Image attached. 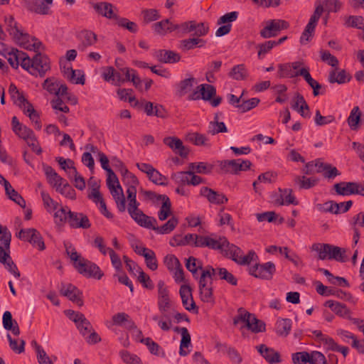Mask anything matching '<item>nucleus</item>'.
<instances>
[{"label": "nucleus", "mask_w": 364, "mask_h": 364, "mask_svg": "<svg viewBox=\"0 0 364 364\" xmlns=\"http://www.w3.org/2000/svg\"><path fill=\"white\" fill-rule=\"evenodd\" d=\"M353 186V182L342 181L335 183L333 188L339 196H350L352 195Z\"/></svg>", "instance_id": "nucleus-46"}, {"label": "nucleus", "mask_w": 364, "mask_h": 364, "mask_svg": "<svg viewBox=\"0 0 364 364\" xmlns=\"http://www.w3.org/2000/svg\"><path fill=\"white\" fill-rule=\"evenodd\" d=\"M179 294L184 308L187 311L198 314V307L196 306L193 300L191 287L188 284L181 285L179 290Z\"/></svg>", "instance_id": "nucleus-10"}, {"label": "nucleus", "mask_w": 364, "mask_h": 364, "mask_svg": "<svg viewBox=\"0 0 364 364\" xmlns=\"http://www.w3.org/2000/svg\"><path fill=\"white\" fill-rule=\"evenodd\" d=\"M191 174H193L192 171H178L176 173H173L171 174V178L178 185H181V186H184L186 184L189 185L190 179L188 178V175L190 176Z\"/></svg>", "instance_id": "nucleus-51"}, {"label": "nucleus", "mask_w": 364, "mask_h": 364, "mask_svg": "<svg viewBox=\"0 0 364 364\" xmlns=\"http://www.w3.org/2000/svg\"><path fill=\"white\" fill-rule=\"evenodd\" d=\"M5 191L6 194L8 196L10 200H13L23 208H26V200L16 191L12 188L10 183L8 186V188H5Z\"/></svg>", "instance_id": "nucleus-47"}, {"label": "nucleus", "mask_w": 364, "mask_h": 364, "mask_svg": "<svg viewBox=\"0 0 364 364\" xmlns=\"http://www.w3.org/2000/svg\"><path fill=\"white\" fill-rule=\"evenodd\" d=\"M361 112L358 106L354 107L347 119L348 124L352 130H357L361 117Z\"/></svg>", "instance_id": "nucleus-38"}, {"label": "nucleus", "mask_w": 364, "mask_h": 364, "mask_svg": "<svg viewBox=\"0 0 364 364\" xmlns=\"http://www.w3.org/2000/svg\"><path fill=\"white\" fill-rule=\"evenodd\" d=\"M207 247L212 250H220L223 253L225 245H229V241L225 237H220L219 240H215L208 236Z\"/></svg>", "instance_id": "nucleus-39"}, {"label": "nucleus", "mask_w": 364, "mask_h": 364, "mask_svg": "<svg viewBox=\"0 0 364 364\" xmlns=\"http://www.w3.org/2000/svg\"><path fill=\"white\" fill-rule=\"evenodd\" d=\"M117 23L119 26L127 29L131 33H135L138 31L137 24L133 21H129L126 18H121L118 16L117 18H115Z\"/></svg>", "instance_id": "nucleus-59"}, {"label": "nucleus", "mask_w": 364, "mask_h": 364, "mask_svg": "<svg viewBox=\"0 0 364 364\" xmlns=\"http://www.w3.org/2000/svg\"><path fill=\"white\" fill-rule=\"evenodd\" d=\"M316 208L322 213H330L336 215L341 213L338 203L333 200H328L323 204L318 203L316 205Z\"/></svg>", "instance_id": "nucleus-40"}, {"label": "nucleus", "mask_w": 364, "mask_h": 364, "mask_svg": "<svg viewBox=\"0 0 364 364\" xmlns=\"http://www.w3.org/2000/svg\"><path fill=\"white\" fill-rule=\"evenodd\" d=\"M129 201L127 210L131 218L141 227H142L150 216L146 215L144 212L139 209V203L136 198H132Z\"/></svg>", "instance_id": "nucleus-13"}, {"label": "nucleus", "mask_w": 364, "mask_h": 364, "mask_svg": "<svg viewBox=\"0 0 364 364\" xmlns=\"http://www.w3.org/2000/svg\"><path fill=\"white\" fill-rule=\"evenodd\" d=\"M43 168L48 180V182L55 189L57 187L62 186L64 178L60 176L57 172L50 166L46 164H43Z\"/></svg>", "instance_id": "nucleus-24"}, {"label": "nucleus", "mask_w": 364, "mask_h": 364, "mask_svg": "<svg viewBox=\"0 0 364 364\" xmlns=\"http://www.w3.org/2000/svg\"><path fill=\"white\" fill-rule=\"evenodd\" d=\"M14 28H15V31H12V29H7V31L11 36H13L14 41L19 46L26 50H32V48H30V35L27 33H23V31H20L17 26V23H14Z\"/></svg>", "instance_id": "nucleus-18"}, {"label": "nucleus", "mask_w": 364, "mask_h": 364, "mask_svg": "<svg viewBox=\"0 0 364 364\" xmlns=\"http://www.w3.org/2000/svg\"><path fill=\"white\" fill-rule=\"evenodd\" d=\"M143 15V21L144 23H149L151 21H156L160 18L158 11L155 9H146L141 11Z\"/></svg>", "instance_id": "nucleus-61"}, {"label": "nucleus", "mask_w": 364, "mask_h": 364, "mask_svg": "<svg viewBox=\"0 0 364 364\" xmlns=\"http://www.w3.org/2000/svg\"><path fill=\"white\" fill-rule=\"evenodd\" d=\"M178 224V219L176 216H172L165 224L159 227L157 220L154 217H149L142 226L143 228L151 229L161 235H166L171 232Z\"/></svg>", "instance_id": "nucleus-4"}, {"label": "nucleus", "mask_w": 364, "mask_h": 364, "mask_svg": "<svg viewBox=\"0 0 364 364\" xmlns=\"http://www.w3.org/2000/svg\"><path fill=\"white\" fill-rule=\"evenodd\" d=\"M292 362L294 364L313 363L310 354L306 351L294 353L291 355Z\"/></svg>", "instance_id": "nucleus-55"}, {"label": "nucleus", "mask_w": 364, "mask_h": 364, "mask_svg": "<svg viewBox=\"0 0 364 364\" xmlns=\"http://www.w3.org/2000/svg\"><path fill=\"white\" fill-rule=\"evenodd\" d=\"M3 326L7 330L11 331L14 336L20 334V329L18 323L15 319H13L12 314L10 311H6L3 314Z\"/></svg>", "instance_id": "nucleus-28"}, {"label": "nucleus", "mask_w": 364, "mask_h": 364, "mask_svg": "<svg viewBox=\"0 0 364 364\" xmlns=\"http://www.w3.org/2000/svg\"><path fill=\"white\" fill-rule=\"evenodd\" d=\"M210 271L208 266L202 271L198 280V289L200 299L203 302L214 303L213 288L208 284L207 280L210 277Z\"/></svg>", "instance_id": "nucleus-2"}, {"label": "nucleus", "mask_w": 364, "mask_h": 364, "mask_svg": "<svg viewBox=\"0 0 364 364\" xmlns=\"http://www.w3.org/2000/svg\"><path fill=\"white\" fill-rule=\"evenodd\" d=\"M154 55L161 63H175L181 60V55L171 50H158L155 51Z\"/></svg>", "instance_id": "nucleus-20"}, {"label": "nucleus", "mask_w": 364, "mask_h": 364, "mask_svg": "<svg viewBox=\"0 0 364 364\" xmlns=\"http://www.w3.org/2000/svg\"><path fill=\"white\" fill-rule=\"evenodd\" d=\"M318 4L323 5V11H326L328 14L331 12L336 13L339 11L342 7V3L339 0H324L323 4H318L316 2V6Z\"/></svg>", "instance_id": "nucleus-48"}, {"label": "nucleus", "mask_w": 364, "mask_h": 364, "mask_svg": "<svg viewBox=\"0 0 364 364\" xmlns=\"http://www.w3.org/2000/svg\"><path fill=\"white\" fill-rule=\"evenodd\" d=\"M95 11L102 16L109 19H115L118 18L117 9L111 3L102 1L99 3L90 2Z\"/></svg>", "instance_id": "nucleus-14"}, {"label": "nucleus", "mask_w": 364, "mask_h": 364, "mask_svg": "<svg viewBox=\"0 0 364 364\" xmlns=\"http://www.w3.org/2000/svg\"><path fill=\"white\" fill-rule=\"evenodd\" d=\"M173 331L176 333H181V340L180 343V350L179 354L181 356H186L188 353V350H185L184 348H188L191 344V335L186 327H178L176 326L173 328Z\"/></svg>", "instance_id": "nucleus-25"}, {"label": "nucleus", "mask_w": 364, "mask_h": 364, "mask_svg": "<svg viewBox=\"0 0 364 364\" xmlns=\"http://www.w3.org/2000/svg\"><path fill=\"white\" fill-rule=\"evenodd\" d=\"M82 263H77L76 266V270L80 274L96 279H100L104 276V273L97 264L85 258H82Z\"/></svg>", "instance_id": "nucleus-5"}, {"label": "nucleus", "mask_w": 364, "mask_h": 364, "mask_svg": "<svg viewBox=\"0 0 364 364\" xmlns=\"http://www.w3.org/2000/svg\"><path fill=\"white\" fill-rule=\"evenodd\" d=\"M67 70L70 73V76L69 77L70 81L74 82L75 84L84 85L85 83V75L82 70H73L72 67H68Z\"/></svg>", "instance_id": "nucleus-60"}, {"label": "nucleus", "mask_w": 364, "mask_h": 364, "mask_svg": "<svg viewBox=\"0 0 364 364\" xmlns=\"http://www.w3.org/2000/svg\"><path fill=\"white\" fill-rule=\"evenodd\" d=\"M122 176V181L127 188H136L139 182L136 176L131 173L129 170H124V173L121 174Z\"/></svg>", "instance_id": "nucleus-53"}, {"label": "nucleus", "mask_w": 364, "mask_h": 364, "mask_svg": "<svg viewBox=\"0 0 364 364\" xmlns=\"http://www.w3.org/2000/svg\"><path fill=\"white\" fill-rule=\"evenodd\" d=\"M67 214H68V223L72 228L88 229L90 228V220L84 213L73 212L68 209Z\"/></svg>", "instance_id": "nucleus-11"}, {"label": "nucleus", "mask_w": 364, "mask_h": 364, "mask_svg": "<svg viewBox=\"0 0 364 364\" xmlns=\"http://www.w3.org/2000/svg\"><path fill=\"white\" fill-rule=\"evenodd\" d=\"M201 95V100L210 101L216 95V88L210 84H201L197 87Z\"/></svg>", "instance_id": "nucleus-37"}, {"label": "nucleus", "mask_w": 364, "mask_h": 364, "mask_svg": "<svg viewBox=\"0 0 364 364\" xmlns=\"http://www.w3.org/2000/svg\"><path fill=\"white\" fill-rule=\"evenodd\" d=\"M299 74H301V76L304 77L308 85L313 89V95L314 97L319 95H323L325 93L324 90L321 92L319 91L322 88V85L316 80L312 78L308 67L300 68Z\"/></svg>", "instance_id": "nucleus-22"}, {"label": "nucleus", "mask_w": 364, "mask_h": 364, "mask_svg": "<svg viewBox=\"0 0 364 364\" xmlns=\"http://www.w3.org/2000/svg\"><path fill=\"white\" fill-rule=\"evenodd\" d=\"M60 85V82L58 81L55 77H48L45 80L43 83V89L46 90L50 94H54L56 95L57 89Z\"/></svg>", "instance_id": "nucleus-63"}, {"label": "nucleus", "mask_w": 364, "mask_h": 364, "mask_svg": "<svg viewBox=\"0 0 364 364\" xmlns=\"http://www.w3.org/2000/svg\"><path fill=\"white\" fill-rule=\"evenodd\" d=\"M64 246L65 248V252L68 256L70 258V259L73 262V266L76 269V266L77 263H82V257L76 251L75 248L72 245L70 242H64Z\"/></svg>", "instance_id": "nucleus-41"}, {"label": "nucleus", "mask_w": 364, "mask_h": 364, "mask_svg": "<svg viewBox=\"0 0 364 364\" xmlns=\"http://www.w3.org/2000/svg\"><path fill=\"white\" fill-rule=\"evenodd\" d=\"M187 140L196 146H210L208 143V138L204 134H199L198 132L189 134L187 136Z\"/></svg>", "instance_id": "nucleus-52"}, {"label": "nucleus", "mask_w": 364, "mask_h": 364, "mask_svg": "<svg viewBox=\"0 0 364 364\" xmlns=\"http://www.w3.org/2000/svg\"><path fill=\"white\" fill-rule=\"evenodd\" d=\"M223 254L238 264L242 255V250L239 247L229 242V245H225Z\"/></svg>", "instance_id": "nucleus-36"}, {"label": "nucleus", "mask_w": 364, "mask_h": 364, "mask_svg": "<svg viewBox=\"0 0 364 364\" xmlns=\"http://www.w3.org/2000/svg\"><path fill=\"white\" fill-rule=\"evenodd\" d=\"M61 295L66 296L70 301L75 303L77 306H83L82 291L72 284H61L60 289Z\"/></svg>", "instance_id": "nucleus-8"}, {"label": "nucleus", "mask_w": 364, "mask_h": 364, "mask_svg": "<svg viewBox=\"0 0 364 364\" xmlns=\"http://www.w3.org/2000/svg\"><path fill=\"white\" fill-rule=\"evenodd\" d=\"M247 329L255 333L264 332L266 331V324L263 321L258 319L254 315L250 323L247 324Z\"/></svg>", "instance_id": "nucleus-54"}, {"label": "nucleus", "mask_w": 364, "mask_h": 364, "mask_svg": "<svg viewBox=\"0 0 364 364\" xmlns=\"http://www.w3.org/2000/svg\"><path fill=\"white\" fill-rule=\"evenodd\" d=\"M77 38L80 41L78 48L80 50H85L87 47L94 46L97 41V36L90 30H82L78 35Z\"/></svg>", "instance_id": "nucleus-19"}, {"label": "nucleus", "mask_w": 364, "mask_h": 364, "mask_svg": "<svg viewBox=\"0 0 364 364\" xmlns=\"http://www.w3.org/2000/svg\"><path fill=\"white\" fill-rule=\"evenodd\" d=\"M141 193L145 196V198L150 200L154 205H158L160 202L164 204L171 202L169 198L165 194H159L152 191L141 190Z\"/></svg>", "instance_id": "nucleus-31"}, {"label": "nucleus", "mask_w": 364, "mask_h": 364, "mask_svg": "<svg viewBox=\"0 0 364 364\" xmlns=\"http://www.w3.org/2000/svg\"><path fill=\"white\" fill-rule=\"evenodd\" d=\"M200 193L202 196L205 197L210 203L213 204L222 205L228 201L225 195L206 186L200 188Z\"/></svg>", "instance_id": "nucleus-16"}, {"label": "nucleus", "mask_w": 364, "mask_h": 364, "mask_svg": "<svg viewBox=\"0 0 364 364\" xmlns=\"http://www.w3.org/2000/svg\"><path fill=\"white\" fill-rule=\"evenodd\" d=\"M149 179L156 185L166 186H168V178L162 175L157 169L154 168L153 171L149 174Z\"/></svg>", "instance_id": "nucleus-50"}, {"label": "nucleus", "mask_w": 364, "mask_h": 364, "mask_svg": "<svg viewBox=\"0 0 364 364\" xmlns=\"http://www.w3.org/2000/svg\"><path fill=\"white\" fill-rule=\"evenodd\" d=\"M330 244L314 243L311 246V250L318 253V259L324 260L328 259Z\"/></svg>", "instance_id": "nucleus-44"}, {"label": "nucleus", "mask_w": 364, "mask_h": 364, "mask_svg": "<svg viewBox=\"0 0 364 364\" xmlns=\"http://www.w3.org/2000/svg\"><path fill=\"white\" fill-rule=\"evenodd\" d=\"M33 232V233L31 235V240L29 243L33 247H37L40 251L44 250L46 245L41 234L37 230Z\"/></svg>", "instance_id": "nucleus-62"}, {"label": "nucleus", "mask_w": 364, "mask_h": 364, "mask_svg": "<svg viewBox=\"0 0 364 364\" xmlns=\"http://www.w3.org/2000/svg\"><path fill=\"white\" fill-rule=\"evenodd\" d=\"M265 26L259 31V35L263 38L275 37L282 30L289 27V22L282 19H271L265 22Z\"/></svg>", "instance_id": "nucleus-1"}, {"label": "nucleus", "mask_w": 364, "mask_h": 364, "mask_svg": "<svg viewBox=\"0 0 364 364\" xmlns=\"http://www.w3.org/2000/svg\"><path fill=\"white\" fill-rule=\"evenodd\" d=\"M133 106L139 109H143L147 116H156L163 119L167 117V111L160 104L154 105L151 102L143 100L141 102L136 101Z\"/></svg>", "instance_id": "nucleus-6"}, {"label": "nucleus", "mask_w": 364, "mask_h": 364, "mask_svg": "<svg viewBox=\"0 0 364 364\" xmlns=\"http://www.w3.org/2000/svg\"><path fill=\"white\" fill-rule=\"evenodd\" d=\"M249 274L255 278L271 280L276 272V266L272 262L257 263L249 268Z\"/></svg>", "instance_id": "nucleus-3"}, {"label": "nucleus", "mask_w": 364, "mask_h": 364, "mask_svg": "<svg viewBox=\"0 0 364 364\" xmlns=\"http://www.w3.org/2000/svg\"><path fill=\"white\" fill-rule=\"evenodd\" d=\"M194 82L195 78L193 77H191L181 80L178 83L176 84V95L178 97H183L191 90Z\"/></svg>", "instance_id": "nucleus-29"}, {"label": "nucleus", "mask_w": 364, "mask_h": 364, "mask_svg": "<svg viewBox=\"0 0 364 364\" xmlns=\"http://www.w3.org/2000/svg\"><path fill=\"white\" fill-rule=\"evenodd\" d=\"M78 316L80 317V321L79 322L75 323V324L80 333L85 336L87 333L91 332L92 327L90 322L85 318V315H79Z\"/></svg>", "instance_id": "nucleus-58"}, {"label": "nucleus", "mask_w": 364, "mask_h": 364, "mask_svg": "<svg viewBox=\"0 0 364 364\" xmlns=\"http://www.w3.org/2000/svg\"><path fill=\"white\" fill-rule=\"evenodd\" d=\"M345 26L361 30L364 28V18L361 16H349L346 18Z\"/></svg>", "instance_id": "nucleus-49"}, {"label": "nucleus", "mask_w": 364, "mask_h": 364, "mask_svg": "<svg viewBox=\"0 0 364 364\" xmlns=\"http://www.w3.org/2000/svg\"><path fill=\"white\" fill-rule=\"evenodd\" d=\"M53 4V0H26L25 6L26 9L41 15H48L50 14L49 5Z\"/></svg>", "instance_id": "nucleus-12"}, {"label": "nucleus", "mask_w": 364, "mask_h": 364, "mask_svg": "<svg viewBox=\"0 0 364 364\" xmlns=\"http://www.w3.org/2000/svg\"><path fill=\"white\" fill-rule=\"evenodd\" d=\"M296 102H298L299 105H301L299 109H298V112L300 115L304 118H310L311 112L309 106L306 103L304 97L299 92H296L295 95Z\"/></svg>", "instance_id": "nucleus-45"}, {"label": "nucleus", "mask_w": 364, "mask_h": 364, "mask_svg": "<svg viewBox=\"0 0 364 364\" xmlns=\"http://www.w3.org/2000/svg\"><path fill=\"white\" fill-rule=\"evenodd\" d=\"M163 142L181 157L187 158L189 149L183 144L182 141L178 137L166 136L164 138Z\"/></svg>", "instance_id": "nucleus-15"}, {"label": "nucleus", "mask_w": 364, "mask_h": 364, "mask_svg": "<svg viewBox=\"0 0 364 364\" xmlns=\"http://www.w3.org/2000/svg\"><path fill=\"white\" fill-rule=\"evenodd\" d=\"M228 75L235 80H244L248 77V71L244 64H239L232 67Z\"/></svg>", "instance_id": "nucleus-34"}, {"label": "nucleus", "mask_w": 364, "mask_h": 364, "mask_svg": "<svg viewBox=\"0 0 364 364\" xmlns=\"http://www.w3.org/2000/svg\"><path fill=\"white\" fill-rule=\"evenodd\" d=\"M0 263L4 264V267L15 277H20L21 273L10 255V245L8 247L6 245H0Z\"/></svg>", "instance_id": "nucleus-9"}, {"label": "nucleus", "mask_w": 364, "mask_h": 364, "mask_svg": "<svg viewBox=\"0 0 364 364\" xmlns=\"http://www.w3.org/2000/svg\"><path fill=\"white\" fill-rule=\"evenodd\" d=\"M258 352L270 364L279 363L282 362L280 354L272 348H268L264 344L257 346Z\"/></svg>", "instance_id": "nucleus-21"}, {"label": "nucleus", "mask_w": 364, "mask_h": 364, "mask_svg": "<svg viewBox=\"0 0 364 364\" xmlns=\"http://www.w3.org/2000/svg\"><path fill=\"white\" fill-rule=\"evenodd\" d=\"M299 72L300 69L297 71H294L291 67L290 63H281L278 65L277 76L279 78H293L297 76H301Z\"/></svg>", "instance_id": "nucleus-32"}, {"label": "nucleus", "mask_w": 364, "mask_h": 364, "mask_svg": "<svg viewBox=\"0 0 364 364\" xmlns=\"http://www.w3.org/2000/svg\"><path fill=\"white\" fill-rule=\"evenodd\" d=\"M323 12V5H316L314 14L311 16L309 23L306 26L304 31L308 34L314 35L315 28L317 26L318 21Z\"/></svg>", "instance_id": "nucleus-26"}, {"label": "nucleus", "mask_w": 364, "mask_h": 364, "mask_svg": "<svg viewBox=\"0 0 364 364\" xmlns=\"http://www.w3.org/2000/svg\"><path fill=\"white\" fill-rule=\"evenodd\" d=\"M294 182L299 184L300 189H310L318 183V179L316 178H307L304 176H296Z\"/></svg>", "instance_id": "nucleus-43"}, {"label": "nucleus", "mask_w": 364, "mask_h": 364, "mask_svg": "<svg viewBox=\"0 0 364 364\" xmlns=\"http://www.w3.org/2000/svg\"><path fill=\"white\" fill-rule=\"evenodd\" d=\"M16 132H14L19 138L28 141H36V137L35 136V134L33 131L27 127L26 126L23 125V124L17 127V129H15Z\"/></svg>", "instance_id": "nucleus-42"}, {"label": "nucleus", "mask_w": 364, "mask_h": 364, "mask_svg": "<svg viewBox=\"0 0 364 364\" xmlns=\"http://www.w3.org/2000/svg\"><path fill=\"white\" fill-rule=\"evenodd\" d=\"M291 320L289 318H279L276 323V333L280 336H287L291 328Z\"/></svg>", "instance_id": "nucleus-35"}, {"label": "nucleus", "mask_w": 364, "mask_h": 364, "mask_svg": "<svg viewBox=\"0 0 364 364\" xmlns=\"http://www.w3.org/2000/svg\"><path fill=\"white\" fill-rule=\"evenodd\" d=\"M328 259H335L337 262H345L348 260L346 255V249L330 245Z\"/></svg>", "instance_id": "nucleus-33"}, {"label": "nucleus", "mask_w": 364, "mask_h": 364, "mask_svg": "<svg viewBox=\"0 0 364 364\" xmlns=\"http://www.w3.org/2000/svg\"><path fill=\"white\" fill-rule=\"evenodd\" d=\"M218 164L223 173L236 174L237 159L219 161Z\"/></svg>", "instance_id": "nucleus-57"}, {"label": "nucleus", "mask_w": 364, "mask_h": 364, "mask_svg": "<svg viewBox=\"0 0 364 364\" xmlns=\"http://www.w3.org/2000/svg\"><path fill=\"white\" fill-rule=\"evenodd\" d=\"M338 70V68L336 67L330 71L328 77V80L330 83L344 84L350 81L352 77L346 70Z\"/></svg>", "instance_id": "nucleus-23"}, {"label": "nucleus", "mask_w": 364, "mask_h": 364, "mask_svg": "<svg viewBox=\"0 0 364 364\" xmlns=\"http://www.w3.org/2000/svg\"><path fill=\"white\" fill-rule=\"evenodd\" d=\"M205 43L206 41L205 40L193 36V38L181 40L180 41L179 48L183 51H188L195 48H202Z\"/></svg>", "instance_id": "nucleus-27"}, {"label": "nucleus", "mask_w": 364, "mask_h": 364, "mask_svg": "<svg viewBox=\"0 0 364 364\" xmlns=\"http://www.w3.org/2000/svg\"><path fill=\"white\" fill-rule=\"evenodd\" d=\"M134 249V252L139 255H142L145 259V262L146 267L152 271L157 269L158 268V262L156 259L155 252L150 249L146 247H141V250H139V247L136 245L135 247L132 246Z\"/></svg>", "instance_id": "nucleus-17"}, {"label": "nucleus", "mask_w": 364, "mask_h": 364, "mask_svg": "<svg viewBox=\"0 0 364 364\" xmlns=\"http://www.w3.org/2000/svg\"><path fill=\"white\" fill-rule=\"evenodd\" d=\"M32 64H33V66L29 73L36 76L38 73L41 77H43L50 68L49 58L39 52L32 58Z\"/></svg>", "instance_id": "nucleus-7"}, {"label": "nucleus", "mask_w": 364, "mask_h": 364, "mask_svg": "<svg viewBox=\"0 0 364 364\" xmlns=\"http://www.w3.org/2000/svg\"><path fill=\"white\" fill-rule=\"evenodd\" d=\"M119 355L126 364H142L140 358L136 355L131 354L127 350H121Z\"/></svg>", "instance_id": "nucleus-64"}, {"label": "nucleus", "mask_w": 364, "mask_h": 364, "mask_svg": "<svg viewBox=\"0 0 364 364\" xmlns=\"http://www.w3.org/2000/svg\"><path fill=\"white\" fill-rule=\"evenodd\" d=\"M218 275L220 279L226 281L228 284L232 286H236L237 284V279L224 267L218 268Z\"/></svg>", "instance_id": "nucleus-56"}, {"label": "nucleus", "mask_w": 364, "mask_h": 364, "mask_svg": "<svg viewBox=\"0 0 364 364\" xmlns=\"http://www.w3.org/2000/svg\"><path fill=\"white\" fill-rule=\"evenodd\" d=\"M324 306L329 307L336 314L341 317L348 316L350 314V311L346 304L338 301L328 300L325 302Z\"/></svg>", "instance_id": "nucleus-30"}]
</instances>
